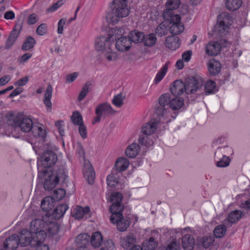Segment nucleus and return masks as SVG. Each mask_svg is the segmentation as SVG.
Segmentation results:
<instances>
[{
	"label": "nucleus",
	"instance_id": "48",
	"mask_svg": "<svg viewBox=\"0 0 250 250\" xmlns=\"http://www.w3.org/2000/svg\"><path fill=\"white\" fill-rule=\"evenodd\" d=\"M168 69V63H166L165 65L161 68L160 71L157 73L154 82L155 84L158 83L164 77Z\"/></svg>",
	"mask_w": 250,
	"mask_h": 250
},
{
	"label": "nucleus",
	"instance_id": "49",
	"mask_svg": "<svg viewBox=\"0 0 250 250\" xmlns=\"http://www.w3.org/2000/svg\"><path fill=\"white\" fill-rule=\"evenodd\" d=\"M149 135H141L139 136L138 142L140 145L146 147H150L153 145V141L148 137Z\"/></svg>",
	"mask_w": 250,
	"mask_h": 250
},
{
	"label": "nucleus",
	"instance_id": "61",
	"mask_svg": "<svg viewBox=\"0 0 250 250\" xmlns=\"http://www.w3.org/2000/svg\"><path fill=\"white\" fill-rule=\"evenodd\" d=\"M78 75L79 74L77 72H74L73 73L67 75L65 77L66 83H72L76 79Z\"/></svg>",
	"mask_w": 250,
	"mask_h": 250
},
{
	"label": "nucleus",
	"instance_id": "2",
	"mask_svg": "<svg viewBox=\"0 0 250 250\" xmlns=\"http://www.w3.org/2000/svg\"><path fill=\"white\" fill-rule=\"evenodd\" d=\"M58 161L57 154L51 150H45L41 156L38 163V177L42 179L48 174V168L54 166Z\"/></svg>",
	"mask_w": 250,
	"mask_h": 250
},
{
	"label": "nucleus",
	"instance_id": "23",
	"mask_svg": "<svg viewBox=\"0 0 250 250\" xmlns=\"http://www.w3.org/2000/svg\"><path fill=\"white\" fill-rule=\"evenodd\" d=\"M165 44L166 46L169 49L175 50L180 47V39L177 37H167L166 39Z\"/></svg>",
	"mask_w": 250,
	"mask_h": 250
},
{
	"label": "nucleus",
	"instance_id": "57",
	"mask_svg": "<svg viewBox=\"0 0 250 250\" xmlns=\"http://www.w3.org/2000/svg\"><path fill=\"white\" fill-rule=\"evenodd\" d=\"M21 28V27L20 24H16L13 30L11 32L9 36L16 40Z\"/></svg>",
	"mask_w": 250,
	"mask_h": 250
},
{
	"label": "nucleus",
	"instance_id": "53",
	"mask_svg": "<svg viewBox=\"0 0 250 250\" xmlns=\"http://www.w3.org/2000/svg\"><path fill=\"white\" fill-rule=\"evenodd\" d=\"M66 194L65 190L63 188H58L54 191L53 199L54 200L60 201L62 199Z\"/></svg>",
	"mask_w": 250,
	"mask_h": 250
},
{
	"label": "nucleus",
	"instance_id": "42",
	"mask_svg": "<svg viewBox=\"0 0 250 250\" xmlns=\"http://www.w3.org/2000/svg\"><path fill=\"white\" fill-rule=\"evenodd\" d=\"M157 244L153 237H150L143 243L142 249L143 250H154L157 247Z\"/></svg>",
	"mask_w": 250,
	"mask_h": 250
},
{
	"label": "nucleus",
	"instance_id": "47",
	"mask_svg": "<svg viewBox=\"0 0 250 250\" xmlns=\"http://www.w3.org/2000/svg\"><path fill=\"white\" fill-rule=\"evenodd\" d=\"M91 83L89 82H86L83 86L82 89L79 95L78 101L79 102L82 101L86 96L89 90H90V86Z\"/></svg>",
	"mask_w": 250,
	"mask_h": 250
},
{
	"label": "nucleus",
	"instance_id": "37",
	"mask_svg": "<svg viewBox=\"0 0 250 250\" xmlns=\"http://www.w3.org/2000/svg\"><path fill=\"white\" fill-rule=\"evenodd\" d=\"M168 23L166 21L161 22L155 29V34L159 37L166 35L168 32Z\"/></svg>",
	"mask_w": 250,
	"mask_h": 250
},
{
	"label": "nucleus",
	"instance_id": "27",
	"mask_svg": "<svg viewBox=\"0 0 250 250\" xmlns=\"http://www.w3.org/2000/svg\"><path fill=\"white\" fill-rule=\"evenodd\" d=\"M124 33V30L121 27H115L109 30L107 37L113 42L114 40L116 41Z\"/></svg>",
	"mask_w": 250,
	"mask_h": 250
},
{
	"label": "nucleus",
	"instance_id": "15",
	"mask_svg": "<svg viewBox=\"0 0 250 250\" xmlns=\"http://www.w3.org/2000/svg\"><path fill=\"white\" fill-rule=\"evenodd\" d=\"M136 243V236L132 233H129L124 237H121L119 242L120 246L126 250L135 245Z\"/></svg>",
	"mask_w": 250,
	"mask_h": 250
},
{
	"label": "nucleus",
	"instance_id": "35",
	"mask_svg": "<svg viewBox=\"0 0 250 250\" xmlns=\"http://www.w3.org/2000/svg\"><path fill=\"white\" fill-rule=\"evenodd\" d=\"M232 152L233 150L232 148L228 146L218 147L215 152L214 158L222 157L224 155L226 156L227 154H232Z\"/></svg>",
	"mask_w": 250,
	"mask_h": 250
},
{
	"label": "nucleus",
	"instance_id": "38",
	"mask_svg": "<svg viewBox=\"0 0 250 250\" xmlns=\"http://www.w3.org/2000/svg\"><path fill=\"white\" fill-rule=\"evenodd\" d=\"M90 240L92 246L96 248L101 246L103 238L101 234L99 232L96 231L93 233L91 237H90Z\"/></svg>",
	"mask_w": 250,
	"mask_h": 250
},
{
	"label": "nucleus",
	"instance_id": "4",
	"mask_svg": "<svg viewBox=\"0 0 250 250\" xmlns=\"http://www.w3.org/2000/svg\"><path fill=\"white\" fill-rule=\"evenodd\" d=\"M9 115V120L13 121L16 128H19L23 132L31 130L33 123L31 119L23 117V114L21 112L11 113Z\"/></svg>",
	"mask_w": 250,
	"mask_h": 250
},
{
	"label": "nucleus",
	"instance_id": "55",
	"mask_svg": "<svg viewBox=\"0 0 250 250\" xmlns=\"http://www.w3.org/2000/svg\"><path fill=\"white\" fill-rule=\"evenodd\" d=\"M71 118V121L75 125H79L83 123L82 116L78 111L74 112Z\"/></svg>",
	"mask_w": 250,
	"mask_h": 250
},
{
	"label": "nucleus",
	"instance_id": "13",
	"mask_svg": "<svg viewBox=\"0 0 250 250\" xmlns=\"http://www.w3.org/2000/svg\"><path fill=\"white\" fill-rule=\"evenodd\" d=\"M123 196L119 192H114L111 195V200L112 202V205L110 208V210L112 213L122 211L124 208L122 203Z\"/></svg>",
	"mask_w": 250,
	"mask_h": 250
},
{
	"label": "nucleus",
	"instance_id": "22",
	"mask_svg": "<svg viewBox=\"0 0 250 250\" xmlns=\"http://www.w3.org/2000/svg\"><path fill=\"white\" fill-rule=\"evenodd\" d=\"M221 46L217 42L208 43L206 47V52L208 55L216 56L221 51Z\"/></svg>",
	"mask_w": 250,
	"mask_h": 250
},
{
	"label": "nucleus",
	"instance_id": "12",
	"mask_svg": "<svg viewBox=\"0 0 250 250\" xmlns=\"http://www.w3.org/2000/svg\"><path fill=\"white\" fill-rule=\"evenodd\" d=\"M180 0H167L166 3L167 9L164 11L163 18L164 19H169L174 15H178L175 14L173 10L178 8L180 4Z\"/></svg>",
	"mask_w": 250,
	"mask_h": 250
},
{
	"label": "nucleus",
	"instance_id": "10",
	"mask_svg": "<svg viewBox=\"0 0 250 250\" xmlns=\"http://www.w3.org/2000/svg\"><path fill=\"white\" fill-rule=\"evenodd\" d=\"M171 25L169 27V32L173 35L182 33L184 30V25L180 22L181 18L180 15H174L169 19H164Z\"/></svg>",
	"mask_w": 250,
	"mask_h": 250
},
{
	"label": "nucleus",
	"instance_id": "28",
	"mask_svg": "<svg viewBox=\"0 0 250 250\" xmlns=\"http://www.w3.org/2000/svg\"><path fill=\"white\" fill-rule=\"evenodd\" d=\"M129 162L125 158H120L116 162L115 165V170L117 172L125 170L128 167Z\"/></svg>",
	"mask_w": 250,
	"mask_h": 250
},
{
	"label": "nucleus",
	"instance_id": "20",
	"mask_svg": "<svg viewBox=\"0 0 250 250\" xmlns=\"http://www.w3.org/2000/svg\"><path fill=\"white\" fill-rule=\"evenodd\" d=\"M170 91L172 96H178L185 91V84L181 81L176 80L171 86Z\"/></svg>",
	"mask_w": 250,
	"mask_h": 250
},
{
	"label": "nucleus",
	"instance_id": "56",
	"mask_svg": "<svg viewBox=\"0 0 250 250\" xmlns=\"http://www.w3.org/2000/svg\"><path fill=\"white\" fill-rule=\"evenodd\" d=\"M47 230L50 235H56L59 230V226L57 223L51 224L48 228Z\"/></svg>",
	"mask_w": 250,
	"mask_h": 250
},
{
	"label": "nucleus",
	"instance_id": "54",
	"mask_svg": "<svg viewBox=\"0 0 250 250\" xmlns=\"http://www.w3.org/2000/svg\"><path fill=\"white\" fill-rule=\"evenodd\" d=\"M105 52V57L108 61H116L119 58L117 53L111 50V48Z\"/></svg>",
	"mask_w": 250,
	"mask_h": 250
},
{
	"label": "nucleus",
	"instance_id": "25",
	"mask_svg": "<svg viewBox=\"0 0 250 250\" xmlns=\"http://www.w3.org/2000/svg\"><path fill=\"white\" fill-rule=\"evenodd\" d=\"M53 88L50 84H48L44 93L43 103L47 107V110L50 112L52 108L51 98L52 97Z\"/></svg>",
	"mask_w": 250,
	"mask_h": 250
},
{
	"label": "nucleus",
	"instance_id": "26",
	"mask_svg": "<svg viewBox=\"0 0 250 250\" xmlns=\"http://www.w3.org/2000/svg\"><path fill=\"white\" fill-rule=\"evenodd\" d=\"M89 211V208L88 207L83 208L80 206H77L74 208L72 213V216L76 219H82L84 215L87 214Z\"/></svg>",
	"mask_w": 250,
	"mask_h": 250
},
{
	"label": "nucleus",
	"instance_id": "62",
	"mask_svg": "<svg viewBox=\"0 0 250 250\" xmlns=\"http://www.w3.org/2000/svg\"><path fill=\"white\" fill-rule=\"evenodd\" d=\"M29 80V77L28 76H25L21 79H19L18 81L14 83L15 85L19 86H22L25 85Z\"/></svg>",
	"mask_w": 250,
	"mask_h": 250
},
{
	"label": "nucleus",
	"instance_id": "52",
	"mask_svg": "<svg viewBox=\"0 0 250 250\" xmlns=\"http://www.w3.org/2000/svg\"><path fill=\"white\" fill-rule=\"evenodd\" d=\"M125 98V96L123 95V94H118L114 96L112 100V103L117 107H120L123 104V101Z\"/></svg>",
	"mask_w": 250,
	"mask_h": 250
},
{
	"label": "nucleus",
	"instance_id": "17",
	"mask_svg": "<svg viewBox=\"0 0 250 250\" xmlns=\"http://www.w3.org/2000/svg\"><path fill=\"white\" fill-rule=\"evenodd\" d=\"M83 173L88 183L92 184L94 181L95 174L93 167L89 161L84 162Z\"/></svg>",
	"mask_w": 250,
	"mask_h": 250
},
{
	"label": "nucleus",
	"instance_id": "45",
	"mask_svg": "<svg viewBox=\"0 0 250 250\" xmlns=\"http://www.w3.org/2000/svg\"><path fill=\"white\" fill-rule=\"evenodd\" d=\"M227 231V227L224 224L217 226L214 229L213 234L216 238H220L224 236Z\"/></svg>",
	"mask_w": 250,
	"mask_h": 250
},
{
	"label": "nucleus",
	"instance_id": "11",
	"mask_svg": "<svg viewBox=\"0 0 250 250\" xmlns=\"http://www.w3.org/2000/svg\"><path fill=\"white\" fill-rule=\"evenodd\" d=\"M26 229H22L20 233V235L19 236L17 234H13L9 236L3 243L4 248L7 250H15L20 244L22 247H25L27 245H24L21 244V239L23 233V231Z\"/></svg>",
	"mask_w": 250,
	"mask_h": 250
},
{
	"label": "nucleus",
	"instance_id": "64",
	"mask_svg": "<svg viewBox=\"0 0 250 250\" xmlns=\"http://www.w3.org/2000/svg\"><path fill=\"white\" fill-rule=\"evenodd\" d=\"M105 247H102L101 250H111L114 247V244L112 240H108L104 243Z\"/></svg>",
	"mask_w": 250,
	"mask_h": 250
},
{
	"label": "nucleus",
	"instance_id": "29",
	"mask_svg": "<svg viewBox=\"0 0 250 250\" xmlns=\"http://www.w3.org/2000/svg\"><path fill=\"white\" fill-rule=\"evenodd\" d=\"M208 67L210 74L216 75L220 71L221 65L219 62L215 60H211L208 63Z\"/></svg>",
	"mask_w": 250,
	"mask_h": 250
},
{
	"label": "nucleus",
	"instance_id": "46",
	"mask_svg": "<svg viewBox=\"0 0 250 250\" xmlns=\"http://www.w3.org/2000/svg\"><path fill=\"white\" fill-rule=\"evenodd\" d=\"M216 161V165L218 167H228L230 163V159L227 156H223L219 158H214Z\"/></svg>",
	"mask_w": 250,
	"mask_h": 250
},
{
	"label": "nucleus",
	"instance_id": "7",
	"mask_svg": "<svg viewBox=\"0 0 250 250\" xmlns=\"http://www.w3.org/2000/svg\"><path fill=\"white\" fill-rule=\"evenodd\" d=\"M115 112V111L113 109L110 104L107 103L98 105L95 109V113L97 116L94 118L92 122V125L100 123L103 116H106L110 114H113Z\"/></svg>",
	"mask_w": 250,
	"mask_h": 250
},
{
	"label": "nucleus",
	"instance_id": "32",
	"mask_svg": "<svg viewBox=\"0 0 250 250\" xmlns=\"http://www.w3.org/2000/svg\"><path fill=\"white\" fill-rule=\"evenodd\" d=\"M243 212L239 210H235L230 212L227 218V221L231 224H235L242 217Z\"/></svg>",
	"mask_w": 250,
	"mask_h": 250
},
{
	"label": "nucleus",
	"instance_id": "41",
	"mask_svg": "<svg viewBox=\"0 0 250 250\" xmlns=\"http://www.w3.org/2000/svg\"><path fill=\"white\" fill-rule=\"evenodd\" d=\"M157 41V38L153 33L144 35V38H143V42L145 45L148 47H151L155 44Z\"/></svg>",
	"mask_w": 250,
	"mask_h": 250
},
{
	"label": "nucleus",
	"instance_id": "33",
	"mask_svg": "<svg viewBox=\"0 0 250 250\" xmlns=\"http://www.w3.org/2000/svg\"><path fill=\"white\" fill-rule=\"evenodd\" d=\"M54 200L52 197L47 196L44 197L41 204V206L42 210L45 211H48L51 210L54 207Z\"/></svg>",
	"mask_w": 250,
	"mask_h": 250
},
{
	"label": "nucleus",
	"instance_id": "1",
	"mask_svg": "<svg viewBox=\"0 0 250 250\" xmlns=\"http://www.w3.org/2000/svg\"><path fill=\"white\" fill-rule=\"evenodd\" d=\"M159 103L160 106L158 108L157 113L160 116H164L165 111L168 107L174 110L180 109L184 105V100L178 96L165 93L160 97Z\"/></svg>",
	"mask_w": 250,
	"mask_h": 250
},
{
	"label": "nucleus",
	"instance_id": "9",
	"mask_svg": "<svg viewBox=\"0 0 250 250\" xmlns=\"http://www.w3.org/2000/svg\"><path fill=\"white\" fill-rule=\"evenodd\" d=\"M185 92L188 94L195 92L203 85L202 79L197 76L188 78L186 81Z\"/></svg>",
	"mask_w": 250,
	"mask_h": 250
},
{
	"label": "nucleus",
	"instance_id": "31",
	"mask_svg": "<svg viewBox=\"0 0 250 250\" xmlns=\"http://www.w3.org/2000/svg\"><path fill=\"white\" fill-rule=\"evenodd\" d=\"M44 188L46 190H51L58 184L52 177L50 171H48L43 179L45 178Z\"/></svg>",
	"mask_w": 250,
	"mask_h": 250
},
{
	"label": "nucleus",
	"instance_id": "40",
	"mask_svg": "<svg viewBox=\"0 0 250 250\" xmlns=\"http://www.w3.org/2000/svg\"><path fill=\"white\" fill-rule=\"evenodd\" d=\"M89 240L90 236L87 233L79 234L76 238V242L78 247L80 246H86L89 244Z\"/></svg>",
	"mask_w": 250,
	"mask_h": 250
},
{
	"label": "nucleus",
	"instance_id": "19",
	"mask_svg": "<svg viewBox=\"0 0 250 250\" xmlns=\"http://www.w3.org/2000/svg\"><path fill=\"white\" fill-rule=\"evenodd\" d=\"M50 172L52 177L58 183L59 182L62 183L66 182L68 176L62 166L56 168L53 172L50 171Z\"/></svg>",
	"mask_w": 250,
	"mask_h": 250
},
{
	"label": "nucleus",
	"instance_id": "34",
	"mask_svg": "<svg viewBox=\"0 0 250 250\" xmlns=\"http://www.w3.org/2000/svg\"><path fill=\"white\" fill-rule=\"evenodd\" d=\"M127 38L129 39L131 42L139 43L143 42V38H144V34L141 32L134 30L130 32Z\"/></svg>",
	"mask_w": 250,
	"mask_h": 250
},
{
	"label": "nucleus",
	"instance_id": "6",
	"mask_svg": "<svg viewBox=\"0 0 250 250\" xmlns=\"http://www.w3.org/2000/svg\"><path fill=\"white\" fill-rule=\"evenodd\" d=\"M121 212L112 213L110 220L113 224H116L117 229L119 231L123 232L129 227L130 220L127 217L124 218Z\"/></svg>",
	"mask_w": 250,
	"mask_h": 250
},
{
	"label": "nucleus",
	"instance_id": "16",
	"mask_svg": "<svg viewBox=\"0 0 250 250\" xmlns=\"http://www.w3.org/2000/svg\"><path fill=\"white\" fill-rule=\"evenodd\" d=\"M231 21L232 18L230 15L228 13L223 12L218 17L217 26L221 28L220 31L222 30L225 31L231 24Z\"/></svg>",
	"mask_w": 250,
	"mask_h": 250
},
{
	"label": "nucleus",
	"instance_id": "63",
	"mask_svg": "<svg viewBox=\"0 0 250 250\" xmlns=\"http://www.w3.org/2000/svg\"><path fill=\"white\" fill-rule=\"evenodd\" d=\"M79 125V132L82 137L83 139L87 137V131L86 128L84 125L82 123L81 124Z\"/></svg>",
	"mask_w": 250,
	"mask_h": 250
},
{
	"label": "nucleus",
	"instance_id": "60",
	"mask_svg": "<svg viewBox=\"0 0 250 250\" xmlns=\"http://www.w3.org/2000/svg\"><path fill=\"white\" fill-rule=\"evenodd\" d=\"M180 244L175 241L170 243L167 247L166 250H180Z\"/></svg>",
	"mask_w": 250,
	"mask_h": 250
},
{
	"label": "nucleus",
	"instance_id": "14",
	"mask_svg": "<svg viewBox=\"0 0 250 250\" xmlns=\"http://www.w3.org/2000/svg\"><path fill=\"white\" fill-rule=\"evenodd\" d=\"M113 45V42L108 37L101 36L97 38L95 42V48L98 51H109Z\"/></svg>",
	"mask_w": 250,
	"mask_h": 250
},
{
	"label": "nucleus",
	"instance_id": "3",
	"mask_svg": "<svg viewBox=\"0 0 250 250\" xmlns=\"http://www.w3.org/2000/svg\"><path fill=\"white\" fill-rule=\"evenodd\" d=\"M112 12L106 16L107 21L110 23L118 22L121 18L127 17L129 13L126 0H114L112 2Z\"/></svg>",
	"mask_w": 250,
	"mask_h": 250
},
{
	"label": "nucleus",
	"instance_id": "24",
	"mask_svg": "<svg viewBox=\"0 0 250 250\" xmlns=\"http://www.w3.org/2000/svg\"><path fill=\"white\" fill-rule=\"evenodd\" d=\"M157 127V122H149L143 125L141 128V132L144 135H150L154 132Z\"/></svg>",
	"mask_w": 250,
	"mask_h": 250
},
{
	"label": "nucleus",
	"instance_id": "5",
	"mask_svg": "<svg viewBox=\"0 0 250 250\" xmlns=\"http://www.w3.org/2000/svg\"><path fill=\"white\" fill-rule=\"evenodd\" d=\"M43 226V224L41 219H37L32 221L30 225V231L27 229L31 236L28 238L27 237L25 240L38 239L39 241H44L46 234L45 231L42 229Z\"/></svg>",
	"mask_w": 250,
	"mask_h": 250
},
{
	"label": "nucleus",
	"instance_id": "30",
	"mask_svg": "<svg viewBox=\"0 0 250 250\" xmlns=\"http://www.w3.org/2000/svg\"><path fill=\"white\" fill-rule=\"evenodd\" d=\"M140 146L136 143H132L128 146L125 150V153L126 155L131 158H135L139 152Z\"/></svg>",
	"mask_w": 250,
	"mask_h": 250
},
{
	"label": "nucleus",
	"instance_id": "58",
	"mask_svg": "<svg viewBox=\"0 0 250 250\" xmlns=\"http://www.w3.org/2000/svg\"><path fill=\"white\" fill-rule=\"evenodd\" d=\"M37 33L40 36H43L47 32V26L45 23L40 25L36 30Z\"/></svg>",
	"mask_w": 250,
	"mask_h": 250
},
{
	"label": "nucleus",
	"instance_id": "8",
	"mask_svg": "<svg viewBox=\"0 0 250 250\" xmlns=\"http://www.w3.org/2000/svg\"><path fill=\"white\" fill-rule=\"evenodd\" d=\"M22 236L21 237V244L24 245H31L32 247L35 248L34 250H49V246L45 244H43L44 241H39V239H31L30 240H25L27 237H31L30 234L27 232V230L23 231Z\"/></svg>",
	"mask_w": 250,
	"mask_h": 250
},
{
	"label": "nucleus",
	"instance_id": "50",
	"mask_svg": "<svg viewBox=\"0 0 250 250\" xmlns=\"http://www.w3.org/2000/svg\"><path fill=\"white\" fill-rule=\"evenodd\" d=\"M35 43L36 41L35 39L33 37L29 36L26 38L22 46V49L24 51H27L32 48Z\"/></svg>",
	"mask_w": 250,
	"mask_h": 250
},
{
	"label": "nucleus",
	"instance_id": "21",
	"mask_svg": "<svg viewBox=\"0 0 250 250\" xmlns=\"http://www.w3.org/2000/svg\"><path fill=\"white\" fill-rule=\"evenodd\" d=\"M195 244V239L190 234H186L182 238V245L184 250H192Z\"/></svg>",
	"mask_w": 250,
	"mask_h": 250
},
{
	"label": "nucleus",
	"instance_id": "39",
	"mask_svg": "<svg viewBox=\"0 0 250 250\" xmlns=\"http://www.w3.org/2000/svg\"><path fill=\"white\" fill-rule=\"evenodd\" d=\"M68 207L66 204L58 205L54 211L53 215L55 219H59L61 218L67 210Z\"/></svg>",
	"mask_w": 250,
	"mask_h": 250
},
{
	"label": "nucleus",
	"instance_id": "44",
	"mask_svg": "<svg viewBox=\"0 0 250 250\" xmlns=\"http://www.w3.org/2000/svg\"><path fill=\"white\" fill-rule=\"evenodd\" d=\"M241 4V0H227L226 2L227 8L230 11L237 10Z\"/></svg>",
	"mask_w": 250,
	"mask_h": 250
},
{
	"label": "nucleus",
	"instance_id": "51",
	"mask_svg": "<svg viewBox=\"0 0 250 250\" xmlns=\"http://www.w3.org/2000/svg\"><path fill=\"white\" fill-rule=\"evenodd\" d=\"M205 91L206 94H213L216 91V83L213 81L207 82L205 85Z\"/></svg>",
	"mask_w": 250,
	"mask_h": 250
},
{
	"label": "nucleus",
	"instance_id": "43",
	"mask_svg": "<svg viewBox=\"0 0 250 250\" xmlns=\"http://www.w3.org/2000/svg\"><path fill=\"white\" fill-rule=\"evenodd\" d=\"M31 130L35 137L41 138L42 140H43L45 138L46 135L45 130L41 126H33Z\"/></svg>",
	"mask_w": 250,
	"mask_h": 250
},
{
	"label": "nucleus",
	"instance_id": "18",
	"mask_svg": "<svg viewBox=\"0 0 250 250\" xmlns=\"http://www.w3.org/2000/svg\"><path fill=\"white\" fill-rule=\"evenodd\" d=\"M116 49L121 52L128 51L131 47V42L129 39L126 37H121L118 38L115 44Z\"/></svg>",
	"mask_w": 250,
	"mask_h": 250
},
{
	"label": "nucleus",
	"instance_id": "36",
	"mask_svg": "<svg viewBox=\"0 0 250 250\" xmlns=\"http://www.w3.org/2000/svg\"><path fill=\"white\" fill-rule=\"evenodd\" d=\"M112 174L109 175L106 178V182L108 186L110 187L117 188L118 189L122 188V186L121 185L119 187V186L120 184V181L117 178L116 176L113 173L114 171H112Z\"/></svg>",
	"mask_w": 250,
	"mask_h": 250
},
{
	"label": "nucleus",
	"instance_id": "59",
	"mask_svg": "<svg viewBox=\"0 0 250 250\" xmlns=\"http://www.w3.org/2000/svg\"><path fill=\"white\" fill-rule=\"evenodd\" d=\"M55 126L58 129L61 136H63L64 135V124L62 121H58L56 122Z\"/></svg>",
	"mask_w": 250,
	"mask_h": 250
}]
</instances>
